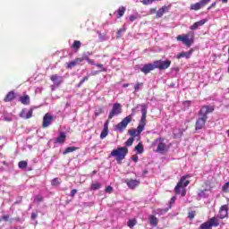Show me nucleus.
I'll return each mask as SVG.
<instances>
[{
	"label": "nucleus",
	"mask_w": 229,
	"mask_h": 229,
	"mask_svg": "<svg viewBox=\"0 0 229 229\" xmlns=\"http://www.w3.org/2000/svg\"><path fill=\"white\" fill-rule=\"evenodd\" d=\"M214 112V106H203L199 112V119L195 123V130H202L208 119V114Z\"/></svg>",
	"instance_id": "obj_1"
},
{
	"label": "nucleus",
	"mask_w": 229,
	"mask_h": 229,
	"mask_svg": "<svg viewBox=\"0 0 229 229\" xmlns=\"http://www.w3.org/2000/svg\"><path fill=\"white\" fill-rule=\"evenodd\" d=\"M141 112H142V115L140 120L137 130L134 129V130L129 131V133L132 138L139 137V135H140V133L144 131V128H146V106H142Z\"/></svg>",
	"instance_id": "obj_2"
},
{
	"label": "nucleus",
	"mask_w": 229,
	"mask_h": 229,
	"mask_svg": "<svg viewBox=\"0 0 229 229\" xmlns=\"http://www.w3.org/2000/svg\"><path fill=\"white\" fill-rule=\"evenodd\" d=\"M128 155V148L126 147H120L116 149H113L110 153L108 158H112L114 157L117 162V164H121L126 156Z\"/></svg>",
	"instance_id": "obj_3"
},
{
	"label": "nucleus",
	"mask_w": 229,
	"mask_h": 229,
	"mask_svg": "<svg viewBox=\"0 0 229 229\" xmlns=\"http://www.w3.org/2000/svg\"><path fill=\"white\" fill-rule=\"evenodd\" d=\"M177 40L182 42L188 47H191L194 44V32L190 31L187 34L177 36Z\"/></svg>",
	"instance_id": "obj_4"
},
{
	"label": "nucleus",
	"mask_w": 229,
	"mask_h": 229,
	"mask_svg": "<svg viewBox=\"0 0 229 229\" xmlns=\"http://www.w3.org/2000/svg\"><path fill=\"white\" fill-rule=\"evenodd\" d=\"M131 123V116H126L118 124L115 125L114 131L123 133L124 130H126L128 124Z\"/></svg>",
	"instance_id": "obj_5"
},
{
	"label": "nucleus",
	"mask_w": 229,
	"mask_h": 229,
	"mask_svg": "<svg viewBox=\"0 0 229 229\" xmlns=\"http://www.w3.org/2000/svg\"><path fill=\"white\" fill-rule=\"evenodd\" d=\"M157 148L156 149V152L164 155V153L167 151V145L164 142V140H162V138L157 139L153 143V146H157Z\"/></svg>",
	"instance_id": "obj_6"
},
{
	"label": "nucleus",
	"mask_w": 229,
	"mask_h": 229,
	"mask_svg": "<svg viewBox=\"0 0 229 229\" xmlns=\"http://www.w3.org/2000/svg\"><path fill=\"white\" fill-rule=\"evenodd\" d=\"M188 178H191V174H186L181 177V180L174 188L175 194H180V189H182V187H187V185H189L190 182L187 181Z\"/></svg>",
	"instance_id": "obj_7"
},
{
	"label": "nucleus",
	"mask_w": 229,
	"mask_h": 229,
	"mask_svg": "<svg viewBox=\"0 0 229 229\" xmlns=\"http://www.w3.org/2000/svg\"><path fill=\"white\" fill-rule=\"evenodd\" d=\"M123 114V106H121V104L119 103H114L113 105L112 110L110 111L109 114H108V119H114V117H115V115H119Z\"/></svg>",
	"instance_id": "obj_8"
},
{
	"label": "nucleus",
	"mask_w": 229,
	"mask_h": 229,
	"mask_svg": "<svg viewBox=\"0 0 229 229\" xmlns=\"http://www.w3.org/2000/svg\"><path fill=\"white\" fill-rule=\"evenodd\" d=\"M154 64L156 65V69H159V71H165V69H169L171 67V60L154 61Z\"/></svg>",
	"instance_id": "obj_9"
},
{
	"label": "nucleus",
	"mask_w": 229,
	"mask_h": 229,
	"mask_svg": "<svg viewBox=\"0 0 229 229\" xmlns=\"http://www.w3.org/2000/svg\"><path fill=\"white\" fill-rule=\"evenodd\" d=\"M211 1L212 0H200L198 3L192 4L190 7V10H194L195 12H198V10H201V8H204V6H207V4Z\"/></svg>",
	"instance_id": "obj_10"
},
{
	"label": "nucleus",
	"mask_w": 229,
	"mask_h": 229,
	"mask_svg": "<svg viewBox=\"0 0 229 229\" xmlns=\"http://www.w3.org/2000/svg\"><path fill=\"white\" fill-rule=\"evenodd\" d=\"M52 123H53V115H51V114L49 113H47L43 117L42 127L49 128V126H51Z\"/></svg>",
	"instance_id": "obj_11"
},
{
	"label": "nucleus",
	"mask_w": 229,
	"mask_h": 229,
	"mask_svg": "<svg viewBox=\"0 0 229 229\" xmlns=\"http://www.w3.org/2000/svg\"><path fill=\"white\" fill-rule=\"evenodd\" d=\"M156 65H155V62L153 64H144L141 68H140V72H143V74H149V72H151V71H155Z\"/></svg>",
	"instance_id": "obj_12"
},
{
	"label": "nucleus",
	"mask_w": 229,
	"mask_h": 229,
	"mask_svg": "<svg viewBox=\"0 0 229 229\" xmlns=\"http://www.w3.org/2000/svg\"><path fill=\"white\" fill-rule=\"evenodd\" d=\"M142 106L146 108V115H148V105L146 104H138L134 108L131 109V114H129L127 117H131V121L133 119L135 114H137L138 108H140L141 115H142Z\"/></svg>",
	"instance_id": "obj_13"
},
{
	"label": "nucleus",
	"mask_w": 229,
	"mask_h": 229,
	"mask_svg": "<svg viewBox=\"0 0 229 229\" xmlns=\"http://www.w3.org/2000/svg\"><path fill=\"white\" fill-rule=\"evenodd\" d=\"M50 80L54 83L55 87H60V84L64 83V77L58 74L50 76Z\"/></svg>",
	"instance_id": "obj_14"
},
{
	"label": "nucleus",
	"mask_w": 229,
	"mask_h": 229,
	"mask_svg": "<svg viewBox=\"0 0 229 229\" xmlns=\"http://www.w3.org/2000/svg\"><path fill=\"white\" fill-rule=\"evenodd\" d=\"M228 205H223L220 208L219 213H218V217L219 219H225L228 216Z\"/></svg>",
	"instance_id": "obj_15"
},
{
	"label": "nucleus",
	"mask_w": 229,
	"mask_h": 229,
	"mask_svg": "<svg viewBox=\"0 0 229 229\" xmlns=\"http://www.w3.org/2000/svg\"><path fill=\"white\" fill-rule=\"evenodd\" d=\"M33 115V109H22L21 112L20 113V117L22 119H31Z\"/></svg>",
	"instance_id": "obj_16"
},
{
	"label": "nucleus",
	"mask_w": 229,
	"mask_h": 229,
	"mask_svg": "<svg viewBox=\"0 0 229 229\" xmlns=\"http://www.w3.org/2000/svg\"><path fill=\"white\" fill-rule=\"evenodd\" d=\"M67 139V133L61 131L57 138L55 140V144H64Z\"/></svg>",
	"instance_id": "obj_17"
},
{
	"label": "nucleus",
	"mask_w": 229,
	"mask_h": 229,
	"mask_svg": "<svg viewBox=\"0 0 229 229\" xmlns=\"http://www.w3.org/2000/svg\"><path fill=\"white\" fill-rule=\"evenodd\" d=\"M169 12V6L164 5L162 8L158 9L156 14V19H162L164 17V13H167Z\"/></svg>",
	"instance_id": "obj_18"
},
{
	"label": "nucleus",
	"mask_w": 229,
	"mask_h": 229,
	"mask_svg": "<svg viewBox=\"0 0 229 229\" xmlns=\"http://www.w3.org/2000/svg\"><path fill=\"white\" fill-rule=\"evenodd\" d=\"M125 182L127 183L129 189H135V187H139V184L140 183V181L133 179H131L129 181L127 180Z\"/></svg>",
	"instance_id": "obj_19"
},
{
	"label": "nucleus",
	"mask_w": 229,
	"mask_h": 229,
	"mask_svg": "<svg viewBox=\"0 0 229 229\" xmlns=\"http://www.w3.org/2000/svg\"><path fill=\"white\" fill-rule=\"evenodd\" d=\"M83 62V59L76 58L75 60L67 64L66 68L72 69V67H76V65H80Z\"/></svg>",
	"instance_id": "obj_20"
},
{
	"label": "nucleus",
	"mask_w": 229,
	"mask_h": 229,
	"mask_svg": "<svg viewBox=\"0 0 229 229\" xmlns=\"http://www.w3.org/2000/svg\"><path fill=\"white\" fill-rule=\"evenodd\" d=\"M191 56H192V50H190L188 52H182L177 55L176 58H178L179 60H180V58L189 59V58H191Z\"/></svg>",
	"instance_id": "obj_21"
},
{
	"label": "nucleus",
	"mask_w": 229,
	"mask_h": 229,
	"mask_svg": "<svg viewBox=\"0 0 229 229\" xmlns=\"http://www.w3.org/2000/svg\"><path fill=\"white\" fill-rule=\"evenodd\" d=\"M207 22V20H200L197 22H195L193 25L190 27V30H196L199 26H203Z\"/></svg>",
	"instance_id": "obj_22"
},
{
	"label": "nucleus",
	"mask_w": 229,
	"mask_h": 229,
	"mask_svg": "<svg viewBox=\"0 0 229 229\" xmlns=\"http://www.w3.org/2000/svg\"><path fill=\"white\" fill-rule=\"evenodd\" d=\"M3 121H6L7 123H10L13 119V114L12 113L4 112L2 115Z\"/></svg>",
	"instance_id": "obj_23"
},
{
	"label": "nucleus",
	"mask_w": 229,
	"mask_h": 229,
	"mask_svg": "<svg viewBox=\"0 0 229 229\" xmlns=\"http://www.w3.org/2000/svg\"><path fill=\"white\" fill-rule=\"evenodd\" d=\"M171 208V206H168L165 208H157L155 210V214L157 216H164L165 214H167Z\"/></svg>",
	"instance_id": "obj_24"
},
{
	"label": "nucleus",
	"mask_w": 229,
	"mask_h": 229,
	"mask_svg": "<svg viewBox=\"0 0 229 229\" xmlns=\"http://www.w3.org/2000/svg\"><path fill=\"white\" fill-rule=\"evenodd\" d=\"M14 98H15V92L10 91L7 93V95L4 98V101L5 103H9L10 101H13Z\"/></svg>",
	"instance_id": "obj_25"
},
{
	"label": "nucleus",
	"mask_w": 229,
	"mask_h": 229,
	"mask_svg": "<svg viewBox=\"0 0 229 229\" xmlns=\"http://www.w3.org/2000/svg\"><path fill=\"white\" fill-rule=\"evenodd\" d=\"M208 224H209L210 227L212 228V226L216 227L219 225V220L217 219V217L214 216L212 218H210L208 221H207Z\"/></svg>",
	"instance_id": "obj_26"
},
{
	"label": "nucleus",
	"mask_w": 229,
	"mask_h": 229,
	"mask_svg": "<svg viewBox=\"0 0 229 229\" xmlns=\"http://www.w3.org/2000/svg\"><path fill=\"white\" fill-rule=\"evenodd\" d=\"M148 219L151 226H157V225H158V218H157V216L154 215H150Z\"/></svg>",
	"instance_id": "obj_27"
},
{
	"label": "nucleus",
	"mask_w": 229,
	"mask_h": 229,
	"mask_svg": "<svg viewBox=\"0 0 229 229\" xmlns=\"http://www.w3.org/2000/svg\"><path fill=\"white\" fill-rule=\"evenodd\" d=\"M124 12H126V7L124 6L119 7V9L117 10V19H121V17L124 15Z\"/></svg>",
	"instance_id": "obj_28"
},
{
	"label": "nucleus",
	"mask_w": 229,
	"mask_h": 229,
	"mask_svg": "<svg viewBox=\"0 0 229 229\" xmlns=\"http://www.w3.org/2000/svg\"><path fill=\"white\" fill-rule=\"evenodd\" d=\"M20 101L21 103H22V105H30V96L25 95L23 97H21Z\"/></svg>",
	"instance_id": "obj_29"
},
{
	"label": "nucleus",
	"mask_w": 229,
	"mask_h": 229,
	"mask_svg": "<svg viewBox=\"0 0 229 229\" xmlns=\"http://www.w3.org/2000/svg\"><path fill=\"white\" fill-rule=\"evenodd\" d=\"M76 149H78V148H76V147H68L63 152V155H67L69 153H72V152L76 151Z\"/></svg>",
	"instance_id": "obj_30"
},
{
	"label": "nucleus",
	"mask_w": 229,
	"mask_h": 229,
	"mask_svg": "<svg viewBox=\"0 0 229 229\" xmlns=\"http://www.w3.org/2000/svg\"><path fill=\"white\" fill-rule=\"evenodd\" d=\"M96 67H98L100 69L98 72H95L94 74H98V72H106V68L102 64H97Z\"/></svg>",
	"instance_id": "obj_31"
},
{
	"label": "nucleus",
	"mask_w": 229,
	"mask_h": 229,
	"mask_svg": "<svg viewBox=\"0 0 229 229\" xmlns=\"http://www.w3.org/2000/svg\"><path fill=\"white\" fill-rule=\"evenodd\" d=\"M72 47L75 50V51H78L80 49V47H81V41H78V40H75L73 42V44L72 45Z\"/></svg>",
	"instance_id": "obj_32"
},
{
	"label": "nucleus",
	"mask_w": 229,
	"mask_h": 229,
	"mask_svg": "<svg viewBox=\"0 0 229 229\" xmlns=\"http://www.w3.org/2000/svg\"><path fill=\"white\" fill-rule=\"evenodd\" d=\"M91 191H99V189H101V183L98 182H93L91 184Z\"/></svg>",
	"instance_id": "obj_33"
},
{
	"label": "nucleus",
	"mask_w": 229,
	"mask_h": 229,
	"mask_svg": "<svg viewBox=\"0 0 229 229\" xmlns=\"http://www.w3.org/2000/svg\"><path fill=\"white\" fill-rule=\"evenodd\" d=\"M208 191V190H207V189L200 191L198 193L199 198H208V195H207V191Z\"/></svg>",
	"instance_id": "obj_34"
},
{
	"label": "nucleus",
	"mask_w": 229,
	"mask_h": 229,
	"mask_svg": "<svg viewBox=\"0 0 229 229\" xmlns=\"http://www.w3.org/2000/svg\"><path fill=\"white\" fill-rule=\"evenodd\" d=\"M137 225V220L135 219H131L127 222V226H129V228H133V226H135Z\"/></svg>",
	"instance_id": "obj_35"
},
{
	"label": "nucleus",
	"mask_w": 229,
	"mask_h": 229,
	"mask_svg": "<svg viewBox=\"0 0 229 229\" xmlns=\"http://www.w3.org/2000/svg\"><path fill=\"white\" fill-rule=\"evenodd\" d=\"M135 149L138 153H143L144 152V147H142L141 143H139L136 147Z\"/></svg>",
	"instance_id": "obj_36"
},
{
	"label": "nucleus",
	"mask_w": 229,
	"mask_h": 229,
	"mask_svg": "<svg viewBox=\"0 0 229 229\" xmlns=\"http://www.w3.org/2000/svg\"><path fill=\"white\" fill-rule=\"evenodd\" d=\"M18 166L20 167V169H26V167H28V162L20 161Z\"/></svg>",
	"instance_id": "obj_37"
},
{
	"label": "nucleus",
	"mask_w": 229,
	"mask_h": 229,
	"mask_svg": "<svg viewBox=\"0 0 229 229\" xmlns=\"http://www.w3.org/2000/svg\"><path fill=\"white\" fill-rule=\"evenodd\" d=\"M142 87H144V83H142V82H138V83L134 86V90H135V92H139V90H140V89H142Z\"/></svg>",
	"instance_id": "obj_38"
},
{
	"label": "nucleus",
	"mask_w": 229,
	"mask_h": 229,
	"mask_svg": "<svg viewBox=\"0 0 229 229\" xmlns=\"http://www.w3.org/2000/svg\"><path fill=\"white\" fill-rule=\"evenodd\" d=\"M199 229H212V227L208 222H205L199 226Z\"/></svg>",
	"instance_id": "obj_39"
},
{
	"label": "nucleus",
	"mask_w": 229,
	"mask_h": 229,
	"mask_svg": "<svg viewBox=\"0 0 229 229\" xmlns=\"http://www.w3.org/2000/svg\"><path fill=\"white\" fill-rule=\"evenodd\" d=\"M126 31V28L123 27L122 29H120L118 31H117V38H121L123 37V33H124Z\"/></svg>",
	"instance_id": "obj_40"
},
{
	"label": "nucleus",
	"mask_w": 229,
	"mask_h": 229,
	"mask_svg": "<svg viewBox=\"0 0 229 229\" xmlns=\"http://www.w3.org/2000/svg\"><path fill=\"white\" fill-rule=\"evenodd\" d=\"M135 141V138L131 137L125 142V146H132L133 142Z\"/></svg>",
	"instance_id": "obj_41"
},
{
	"label": "nucleus",
	"mask_w": 229,
	"mask_h": 229,
	"mask_svg": "<svg viewBox=\"0 0 229 229\" xmlns=\"http://www.w3.org/2000/svg\"><path fill=\"white\" fill-rule=\"evenodd\" d=\"M34 201H36L37 203H42V201H44V197H42L40 195H37L34 198Z\"/></svg>",
	"instance_id": "obj_42"
},
{
	"label": "nucleus",
	"mask_w": 229,
	"mask_h": 229,
	"mask_svg": "<svg viewBox=\"0 0 229 229\" xmlns=\"http://www.w3.org/2000/svg\"><path fill=\"white\" fill-rule=\"evenodd\" d=\"M51 183H52L53 186L56 187V186H58V185H60V179H58V178H54V179L52 180Z\"/></svg>",
	"instance_id": "obj_43"
},
{
	"label": "nucleus",
	"mask_w": 229,
	"mask_h": 229,
	"mask_svg": "<svg viewBox=\"0 0 229 229\" xmlns=\"http://www.w3.org/2000/svg\"><path fill=\"white\" fill-rule=\"evenodd\" d=\"M106 135H108V131H102L100 133V139H106Z\"/></svg>",
	"instance_id": "obj_44"
},
{
	"label": "nucleus",
	"mask_w": 229,
	"mask_h": 229,
	"mask_svg": "<svg viewBox=\"0 0 229 229\" xmlns=\"http://www.w3.org/2000/svg\"><path fill=\"white\" fill-rule=\"evenodd\" d=\"M195 216H196V211H190L188 217L189 219L192 220V218L195 217Z\"/></svg>",
	"instance_id": "obj_45"
},
{
	"label": "nucleus",
	"mask_w": 229,
	"mask_h": 229,
	"mask_svg": "<svg viewBox=\"0 0 229 229\" xmlns=\"http://www.w3.org/2000/svg\"><path fill=\"white\" fill-rule=\"evenodd\" d=\"M109 123H110L109 119L107 121H106V123H104L103 131H108V124H109Z\"/></svg>",
	"instance_id": "obj_46"
},
{
	"label": "nucleus",
	"mask_w": 229,
	"mask_h": 229,
	"mask_svg": "<svg viewBox=\"0 0 229 229\" xmlns=\"http://www.w3.org/2000/svg\"><path fill=\"white\" fill-rule=\"evenodd\" d=\"M175 201H176V197H172L170 201H169V206L168 207L172 208Z\"/></svg>",
	"instance_id": "obj_47"
},
{
	"label": "nucleus",
	"mask_w": 229,
	"mask_h": 229,
	"mask_svg": "<svg viewBox=\"0 0 229 229\" xmlns=\"http://www.w3.org/2000/svg\"><path fill=\"white\" fill-rule=\"evenodd\" d=\"M0 221H10V216L5 215L0 218Z\"/></svg>",
	"instance_id": "obj_48"
},
{
	"label": "nucleus",
	"mask_w": 229,
	"mask_h": 229,
	"mask_svg": "<svg viewBox=\"0 0 229 229\" xmlns=\"http://www.w3.org/2000/svg\"><path fill=\"white\" fill-rule=\"evenodd\" d=\"M114 191V188L112 186H107L106 188V192H107L108 194L112 193Z\"/></svg>",
	"instance_id": "obj_49"
},
{
	"label": "nucleus",
	"mask_w": 229,
	"mask_h": 229,
	"mask_svg": "<svg viewBox=\"0 0 229 229\" xmlns=\"http://www.w3.org/2000/svg\"><path fill=\"white\" fill-rule=\"evenodd\" d=\"M76 192H78V190L76 189L72 190L70 193L71 198H74V196H76Z\"/></svg>",
	"instance_id": "obj_50"
},
{
	"label": "nucleus",
	"mask_w": 229,
	"mask_h": 229,
	"mask_svg": "<svg viewBox=\"0 0 229 229\" xmlns=\"http://www.w3.org/2000/svg\"><path fill=\"white\" fill-rule=\"evenodd\" d=\"M153 1H155V0H142L141 3H143L144 4H151V3H153Z\"/></svg>",
	"instance_id": "obj_51"
},
{
	"label": "nucleus",
	"mask_w": 229,
	"mask_h": 229,
	"mask_svg": "<svg viewBox=\"0 0 229 229\" xmlns=\"http://www.w3.org/2000/svg\"><path fill=\"white\" fill-rule=\"evenodd\" d=\"M137 20V16H135V15H131V16H129V21H131V22H133L134 21H136Z\"/></svg>",
	"instance_id": "obj_52"
},
{
	"label": "nucleus",
	"mask_w": 229,
	"mask_h": 229,
	"mask_svg": "<svg viewBox=\"0 0 229 229\" xmlns=\"http://www.w3.org/2000/svg\"><path fill=\"white\" fill-rule=\"evenodd\" d=\"M79 59L82 60H86V62H89L90 60V58H89V55H83L82 57H79Z\"/></svg>",
	"instance_id": "obj_53"
},
{
	"label": "nucleus",
	"mask_w": 229,
	"mask_h": 229,
	"mask_svg": "<svg viewBox=\"0 0 229 229\" xmlns=\"http://www.w3.org/2000/svg\"><path fill=\"white\" fill-rule=\"evenodd\" d=\"M88 64H89L90 65H97L98 64H96V62L94 61V60H92V59H89V61H88Z\"/></svg>",
	"instance_id": "obj_54"
},
{
	"label": "nucleus",
	"mask_w": 229,
	"mask_h": 229,
	"mask_svg": "<svg viewBox=\"0 0 229 229\" xmlns=\"http://www.w3.org/2000/svg\"><path fill=\"white\" fill-rule=\"evenodd\" d=\"M228 186H229V182H226V183L222 187L223 191H226V190L228 189Z\"/></svg>",
	"instance_id": "obj_55"
},
{
	"label": "nucleus",
	"mask_w": 229,
	"mask_h": 229,
	"mask_svg": "<svg viewBox=\"0 0 229 229\" xmlns=\"http://www.w3.org/2000/svg\"><path fill=\"white\" fill-rule=\"evenodd\" d=\"M217 4L215 2L213 4H211L210 6L208 7V10H212V8H215V6Z\"/></svg>",
	"instance_id": "obj_56"
},
{
	"label": "nucleus",
	"mask_w": 229,
	"mask_h": 229,
	"mask_svg": "<svg viewBox=\"0 0 229 229\" xmlns=\"http://www.w3.org/2000/svg\"><path fill=\"white\" fill-rule=\"evenodd\" d=\"M131 160H133V162H139V157L138 156H132Z\"/></svg>",
	"instance_id": "obj_57"
},
{
	"label": "nucleus",
	"mask_w": 229,
	"mask_h": 229,
	"mask_svg": "<svg viewBox=\"0 0 229 229\" xmlns=\"http://www.w3.org/2000/svg\"><path fill=\"white\" fill-rule=\"evenodd\" d=\"M149 13L153 14V13H157V8H152L149 10Z\"/></svg>",
	"instance_id": "obj_58"
},
{
	"label": "nucleus",
	"mask_w": 229,
	"mask_h": 229,
	"mask_svg": "<svg viewBox=\"0 0 229 229\" xmlns=\"http://www.w3.org/2000/svg\"><path fill=\"white\" fill-rule=\"evenodd\" d=\"M31 219H32V220L37 219V213H32V214H31Z\"/></svg>",
	"instance_id": "obj_59"
},
{
	"label": "nucleus",
	"mask_w": 229,
	"mask_h": 229,
	"mask_svg": "<svg viewBox=\"0 0 229 229\" xmlns=\"http://www.w3.org/2000/svg\"><path fill=\"white\" fill-rule=\"evenodd\" d=\"M148 170H143V172H142V176H146V174H148Z\"/></svg>",
	"instance_id": "obj_60"
},
{
	"label": "nucleus",
	"mask_w": 229,
	"mask_h": 229,
	"mask_svg": "<svg viewBox=\"0 0 229 229\" xmlns=\"http://www.w3.org/2000/svg\"><path fill=\"white\" fill-rule=\"evenodd\" d=\"M187 193V191H185V190H182V191L181 192V196H185V194Z\"/></svg>",
	"instance_id": "obj_61"
},
{
	"label": "nucleus",
	"mask_w": 229,
	"mask_h": 229,
	"mask_svg": "<svg viewBox=\"0 0 229 229\" xmlns=\"http://www.w3.org/2000/svg\"><path fill=\"white\" fill-rule=\"evenodd\" d=\"M100 114H101V111H100V112L96 111V112H95V117L99 116Z\"/></svg>",
	"instance_id": "obj_62"
},
{
	"label": "nucleus",
	"mask_w": 229,
	"mask_h": 229,
	"mask_svg": "<svg viewBox=\"0 0 229 229\" xmlns=\"http://www.w3.org/2000/svg\"><path fill=\"white\" fill-rule=\"evenodd\" d=\"M82 81H84V82L87 81H89V77H84V78H82Z\"/></svg>",
	"instance_id": "obj_63"
},
{
	"label": "nucleus",
	"mask_w": 229,
	"mask_h": 229,
	"mask_svg": "<svg viewBox=\"0 0 229 229\" xmlns=\"http://www.w3.org/2000/svg\"><path fill=\"white\" fill-rule=\"evenodd\" d=\"M228 63H229V57H228ZM227 72H229V64H228Z\"/></svg>",
	"instance_id": "obj_64"
}]
</instances>
